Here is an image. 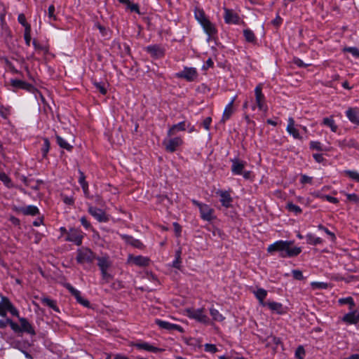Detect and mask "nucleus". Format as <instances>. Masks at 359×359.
Instances as JSON below:
<instances>
[{
    "instance_id": "b1692460",
    "label": "nucleus",
    "mask_w": 359,
    "mask_h": 359,
    "mask_svg": "<svg viewBox=\"0 0 359 359\" xmlns=\"http://www.w3.org/2000/svg\"><path fill=\"white\" fill-rule=\"evenodd\" d=\"M18 211L24 215L35 216L39 213V208L35 205H27L25 207H20L18 209Z\"/></svg>"
},
{
    "instance_id": "f704fd0d",
    "label": "nucleus",
    "mask_w": 359,
    "mask_h": 359,
    "mask_svg": "<svg viewBox=\"0 0 359 359\" xmlns=\"http://www.w3.org/2000/svg\"><path fill=\"white\" fill-rule=\"evenodd\" d=\"M56 142L57 144L62 149H67V151H70L72 149V146L69 144L65 139L62 137L56 135L55 136Z\"/></svg>"
},
{
    "instance_id": "5701e85b",
    "label": "nucleus",
    "mask_w": 359,
    "mask_h": 359,
    "mask_svg": "<svg viewBox=\"0 0 359 359\" xmlns=\"http://www.w3.org/2000/svg\"><path fill=\"white\" fill-rule=\"evenodd\" d=\"M147 51L155 58H160L164 55V50L157 45L149 46L146 48Z\"/></svg>"
},
{
    "instance_id": "aec40b11",
    "label": "nucleus",
    "mask_w": 359,
    "mask_h": 359,
    "mask_svg": "<svg viewBox=\"0 0 359 359\" xmlns=\"http://www.w3.org/2000/svg\"><path fill=\"white\" fill-rule=\"evenodd\" d=\"M348 119L353 123L359 125V109L357 107H350L346 112Z\"/></svg>"
},
{
    "instance_id": "58836bf2",
    "label": "nucleus",
    "mask_w": 359,
    "mask_h": 359,
    "mask_svg": "<svg viewBox=\"0 0 359 359\" xmlns=\"http://www.w3.org/2000/svg\"><path fill=\"white\" fill-rule=\"evenodd\" d=\"M0 180L8 188H11L13 187V183L11 178L4 172H0Z\"/></svg>"
},
{
    "instance_id": "a18cd8bd",
    "label": "nucleus",
    "mask_w": 359,
    "mask_h": 359,
    "mask_svg": "<svg viewBox=\"0 0 359 359\" xmlns=\"http://www.w3.org/2000/svg\"><path fill=\"white\" fill-rule=\"evenodd\" d=\"M318 229L324 231L330 238L332 241H334L336 239V236L334 233L331 232L327 228L325 227L322 224H319L318 226Z\"/></svg>"
},
{
    "instance_id": "a19ab883",
    "label": "nucleus",
    "mask_w": 359,
    "mask_h": 359,
    "mask_svg": "<svg viewBox=\"0 0 359 359\" xmlns=\"http://www.w3.org/2000/svg\"><path fill=\"white\" fill-rule=\"evenodd\" d=\"M243 35L245 36V40L248 42H254L256 40V37L253 32L250 29H246L243 30Z\"/></svg>"
},
{
    "instance_id": "473e14b6",
    "label": "nucleus",
    "mask_w": 359,
    "mask_h": 359,
    "mask_svg": "<svg viewBox=\"0 0 359 359\" xmlns=\"http://www.w3.org/2000/svg\"><path fill=\"white\" fill-rule=\"evenodd\" d=\"M233 106L231 105V104H227L223 111L222 121L224 123L227 120H229L231 115L233 114Z\"/></svg>"
},
{
    "instance_id": "79ce46f5",
    "label": "nucleus",
    "mask_w": 359,
    "mask_h": 359,
    "mask_svg": "<svg viewBox=\"0 0 359 359\" xmlns=\"http://www.w3.org/2000/svg\"><path fill=\"white\" fill-rule=\"evenodd\" d=\"M287 209L290 212H294L295 215L301 214L302 212V210L299 206L294 205L292 203H287Z\"/></svg>"
},
{
    "instance_id": "ddd939ff",
    "label": "nucleus",
    "mask_w": 359,
    "mask_h": 359,
    "mask_svg": "<svg viewBox=\"0 0 359 359\" xmlns=\"http://www.w3.org/2000/svg\"><path fill=\"white\" fill-rule=\"evenodd\" d=\"M231 172L235 175H241L247 165V162L239 159L238 158H234L231 159Z\"/></svg>"
},
{
    "instance_id": "f03ea898",
    "label": "nucleus",
    "mask_w": 359,
    "mask_h": 359,
    "mask_svg": "<svg viewBox=\"0 0 359 359\" xmlns=\"http://www.w3.org/2000/svg\"><path fill=\"white\" fill-rule=\"evenodd\" d=\"M184 315L190 319L195 320L196 321L205 324H210V320L205 313L204 308L194 309L187 308L184 310Z\"/></svg>"
},
{
    "instance_id": "774afa93",
    "label": "nucleus",
    "mask_w": 359,
    "mask_h": 359,
    "mask_svg": "<svg viewBox=\"0 0 359 359\" xmlns=\"http://www.w3.org/2000/svg\"><path fill=\"white\" fill-rule=\"evenodd\" d=\"M80 222L85 229H88L90 227V223L87 220L86 217H82L80 219Z\"/></svg>"
},
{
    "instance_id": "9b49d317",
    "label": "nucleus",
    "mask_w": 359,
    "mask_h": 359,
    "mask_svg": "<svg viewBox=\"0 0 359 359\" xmlns=\"http://www.w3.org/2000/svg\"><path fill=\"white\" fill-rule=\"evenodd\" d=\"M287 133L294 139L302 140L303 137L301 135L299 129L295 123L294 119L290 116L287 118V125L286 127Z\"/></svg>"
},
{
    "instance_id": "72a5a7b5",
    "label": "nucleus",
    "mask_w": 359,
    "mask_h": 359,
    "mask_svg": "<svg viewBox=\"0 0 359 359\" xmlns=\"http://www.w3.org/2000/svg\"><path fill=\"white\" fill-rule=\"evenodd\" d=\"M210 314L212 316V320L215 321L222 322L225 319L223 315L215 308L210 309Z\"/></svg>"
},
{
    "instance_id": "c756f323",
    "label": "nucleus",
    "mask_w": 359,
    "mask_h": 359,
    "mask_svg": "<svg viewBox=\"0 0 359 359\" xmlns=\"http://www.w3.org/2000/svg\"><path fill=\"white\" fill-rule=\"evenodd\" d=\"M322 124L325 126L329 127L330 128L331 131L333 133H336L338 129V126L335 123V121L332 116L324 118L323 119Z\"/></svg>"
},
{
    "instance_id": "e2e57ef3",
    "label": "nucleus",
    "mask_w": 359,
    "mask_h": 359,
    "mask_svg": "<svg viewBox=\"0 0 359 359\" xmlns=\"http://www.w3.org/2000/svg\"><path fill=\"white\" fill-rule=\"evenodd\" d=\"M323 199L326 200V201H329L330 203H332L334 204H337L339 203V200L337 198L332 197L329 195H323Z\"/></svg>"
},
{
    "instance_id": "37998d69",
    "label": "nucleus",
    "mask_w": 359,
    "mask_h": 359,
    "mask_svg": "<svg viewBox=\"0 0 359 359\" xmlns=\"http://www.w3.org/2000/svg\"><path fill=\"white\" fill-rule=\"evenodd\" d=\"M65 286L71 292V294L76 298V299H78L81 296L80 291L76 290V288H74L69 283H66L65 285Z\"/></svg>"
},
{
    "instance_id": "dca6fc26",
    "label": "nucleus",
    "mask_w": 359,
    "mask_h": 359,
    "mask_svg": "<svg viewBox=\"0 0 359 359\" xmlns=\"http://www.w3.org/2000/svg\"><path fill=\"white\" fill-rule=\"evenodd\" d=\"M156 324L161 329L167 330H177L180 332H183V328L177 324L170 323L168 321L162 320L161 319H156L155 320Z\"/></svg>"
},
{
    "instance_id": "7ed1b4c3",
    "label": "nucleus",
    "mask_w": 359,
    "mask_h": 359,
    "mask_svg": "<svg viewBox=\"0 0 359 359\" xmlns=\"http://www.w3.org/2000/svg\"><path fill=\"white\" fill-rule=\"evenodd\" d=\"M192 203L198 208L202 219L207 222H212L216 218L214 209L209 205L200 203L194 199L192 200Z\"/></svg>"
},
{
    "instance_id": "2f4dec72",
    "label": "nucleus",
    "mask_w": 359,
    "mask_h": 359,
    "mask_svg": "<svg viewBox=\"0 0 359 359\" xmlns=\"http://www.w3.org/2000/svg\"><path fill=\"white\" fill-rule=\"evenodd\" d=\"M306 239L308 244L310 245H319L323 243V239L320 237L315 236L313 233H309L306 235Z\"/></svg>"
},
{
    "instance_id": "412c9836",
    "label": "nucleus",
    "mask_w": 359,
    "mask_h": 359,
    "mask_svg": "<svg viewBox=\"0 0 359 359\" xmlns=\"http://www.w3.org/2000/svg\"><path fill=\"white\" fill-rule=\"evenodd\" d=\"M120 237L127 244H129L134 248H136L138 249H142L144 248L143 243L140 240L136 239L131 236H128L126 234H120Z\"/></svg>"
},
{
    "instance_id": "864d4df0",
    "label": "nucleus",
    "mask_w": 359,
    "mask_h": 359,
    "mask_svg": "<svg viewBox=\"0 0 359 359\" xmlns=\"http://www.w3.org/2000/svg\"><path fill=\"white\" fill-rule=\"evenodd\" d=\"M347 199L355 203H359V197L355 194H346Z\"/></svg>"
},
{
    "instance_id": "a211bd4d",
    "label": "nucleus",
    "mask_w": 359,
    "mask_h": 359,
    "mask_svg": "<svg viewBox=\"0 0 359 359\" xmlns=\"http://www.w3.org/2000/svg\"><path fill=\"white\" fill-rule=\"evenodd\" d=\"M149 259L147 257L129 255L128 262L138 266H146L149 264Z\"/></svg>"
},
{
    "instance_id": "39448f33",
    "label": "nucleus",
    "mask_w": 359,
    "mask_h": 359,
    "mask_svg": "<svg viewBox=\"0 0 359 359\" xmlns=\"http://www.w3.org/2000/svg\"><path fill=\"white\" fill-rule=\"evenodd\" d=\"M255 103L256 104L259 110L266 112L268 110V106L266 102V97L262 92V85L258 84L255 90Z\"/></svg>"
},
{
    "instance_id": "bb28decb",
    "label": "nucleus",
    "mask_w": 359,
    "mask_h": 359,
    "mask_svg": "<svg viewBox=\"0 0 359 359\" xmlns=\"http://www.w3.org/2000/svg\"><path fill=\"white\" fill-rule=\"evenodd\" d=\"M342 320L348 324H356L359 321V313L352 311L344 316Z\"/></svg>"
},
{
    "instance_id": "09e8293b",
    "label": "nucleus",
    "mask_w": 359,
    "mask_h": 359,
    "mask_svg": "<svg viewBox=\"0 0 359 359\" xmlns=\"http://www.w3.org/2000/svg\"><path fill=\"white\" fill-rule=\"evenodd\" d=\"M345 52L350 53L355 57H359V49L355 47H347L344 49Z\"/></svg>"
},
{
    "instance_id": "7c9ffc66",
    "label": "nucleus",
    "mask_w": 359,
    "mask_h": 359,
    "mask_svg": "<svg viewBox=\"0 0 359 359\" xmlns=\"http://www.w3.org/2000/svg\"><path fill=\"white\" fill-rule=\"evenodd\" d=\"M79 182L82 187V189H83L85 196L87 198H89L90 193H89V190H88V184L85 180L84 174L81 171H80V177L79 179Z\"/></svg>"
},
{
    "instance_id": "052dcab7",
    "label": "nucleus",
    "mask_w": 359,
    "mask_h": 359,
    "mask_svg": "<svg viewBox=\"0 0 359 359\" xmlns=\"http://www.w3.org/2000/svg\"><path fill=\"white\" fill-rule=\"evenodd\" d=\"M9 114L10 111L8 108L4 107L3 106L0 107V115L1 117H3L4 118H7Z\"/></svg>"
},
{
    "instance_id": "20e7f679",
    "label": "nucleus",
    "mask_w": 359,
    "mask_h": 359,
    "mask_svg": "<svg viewBox=\"0 0 359 359\" xmlns=\"http://www.w3.org/2000/svg\"><path fill=\"white\" fill-rule=\"evenodd\" d=\"M0 316L5 317L7 312L14 316L19 317L18 310L13 305L11 301L4 296H0Z\"/></svg>"
},
{
    "instance_id": "4be33fe9",
    "label": "nucleus",
    "mask_w": 359,
    "mask_h": 359,
    "mask_svg": "<svg viewBox=\"0 0 359 359\" xmlns=\"http://www.w3.org/2000/svg\"><path fill=\"white\" fill-rule=\"evenodd\" d=\"M133 346L137 348L139 350H144L151 353H156L158 351V348L156 346L150 344L148 342L138 341L133 344Z\"/></svg>"
},
{
    "instance_id": "6e6552de",
    "label": "nucleus",
    "mask_w": 359,
    "mask_h": 359,
    "mask_svg": "<svg viewBox=\"0 0 359 359\" xmlns=\"http://www.w3.org/2000/svg\"><path fill=\"white\" fill-rule=\"evenodd\" d=\"M198 76V72L195 67H184V69L175 74V77L178 79H183L189 82H192L196 80Z\"/></svg>"
},
{
    "instance_id": "4c0bfd02",
    "label": "nucleus",
    "mask_w": 359,
    "mask_h": 359,
    "mask_svg": "<svg viewBox=\"0 0 359 359\" xmlns=\"http://www.w3.org/2000/svg\"><path fill=\"white\" fill-rule=\"evenodd\" d=\"M338 145L341 149L350 148L351 147H355V142L350 139H344L342 141H339Z\"/></svg>"
},
{
    "instance_id": "c85d7f7f",
    "label": "nucleus",
    "mask_w": 359,
    "mask_h": 359,
    "mask_svg": "<svg viewBox=\"0 0 359 359\" xmlns=\"http://www.w3.org/2000/svg\"><path fill=\"white\" fill-rule=\"evenodd\" d=\"M255 296L259 300V304L262 306H266L264 299L267 296V291L263 288H259L254 292Z\"/></svg>"
},
{
    "instance_id": "cd10ccee",
    "label": "nucleus",
    "mask_w": 359,
    "mask_h": 359,
    "mask_svg": "<svg viewBox=\"0 0 359 359\" xmlns=\"http://www.w3.org/2000/svg\"><path fill=\"white\" fill-rule=\"evenodd\" d=\"M97 265L100 269V271L108 270V269L111 266V262L109 260L108 256H102L97 258Z\"/></svg>"
},
{
    "instance_id": "423d86ee",
    "label": "nucleus",
    "mask_w": 359,
    "mask_h": 359,
    "mask_svg": "<svg viewBox=\"0 0 359 359\" xmlns=\"http://www.w3.org/2000/svg\"><path fill=\"white\" fill-rule=\"evenodd\" d=\"M168 137L163 140V145L165 147V150L170 153L175 152L178 147L184 144L183 139L180 136H171Z\"/></svg>"
},
{
    "instance_id": "bf43d9fd",
    "label": "nucleus",
    "mask_w": 359,
    "mask_h": 359,
    "mask_svg": "<svg viewBox=\"0 0 359 359\" xmlns=\"http://www.w3.org/2000/svg\"><path fill=\"white\" fill-rule=\"evenodd\" d=\"M180 250L177 251L176 257L175 260L172 262V266L177 269H179L180 266Z\"/></svg>"
},
{
    "instance_id": "3c124183",
    "label": "nucleus",
    "mask_w": 359,
    "mask_h": 359,
    "mask_svg": "<svg viewBox=\"0 0 359 359\" xmlns=\"http://www.w3.org/2000/svg\"><path fill=\"white\" fill-rule=\"evenodd\" d=\"M204 350L206 352L212 353H216L217 351L216 346L212 344H205L204 346Z\"/></svg>"
},
{
    "instance_id": "13d9d810",
    "label": "nucleus",
    "mask_w": 359,
    "mask_h": 359,
    "mask_svg": "<svg viewBox=\"0 0 359 359\" xmlns=\"http://www.w3.org/2000/svg\"><path fill=\"white\" fill-rule=\"evenodd\" d=\"M339 302L341 304H348L351 305V306H354V302H353V298H352V297H351L340 299L339 300Z\"/></svg>"
},
{
    "instance_id": "1a4fd4ad",
    "label": "nucleus",
    "mask_w": 359,
    "mask_h": 359,
    "mask_svg": "<svg viewBox=\"0 0 359 359\" xmlns=\"http://www.w3.org/2000/svg\"><path fill=\"white\" fill-rule=\"evenodd\" d=\"M83 238V233L78 229H70L67 232L66 241L74 243L76 245H81Z\"/></svg>"
},
{
    "instance_id": "0eeeda50",
    "label": "nucleus",
    "mask_w": 359,
    "mask_h": 359,
    "mask_svg": "<svg viewBox=\"0 0 359 359\" xmlns=\"http://www.w3.org/2000/svg\"><path fill=\"white\" fill-rule=\"evenodd\" d=\"M76 254V261L81 264L85 263H91L95 258L94 253L87 248H81L78 249Z\"/></svg>"
},
{
    "instance_id": "8fccbe9b",
    "label": "nucleus",
    "mask_w": 359,
    "mask_h": 359,
    "mask_svg": "<svg viewBox=\"0 0 359 359\" xmlns=\"http://www.w3.org/2000/svg\"><path fill=\"white\" fill-rule=\"evenodd\" d=\"M24 39H25V43L27 46H30V43H31V29H29V28L27 29V30H25V32H24Z\"/></svg>"
},
{
    "instance_id": "603ef678",
    "label": "nucleus",
    "mask_w": 359,
    "mask_h": 359,
    "mask_svg": "<svg viewBox=\"0 0 359 359\" xmlns=\"http://www.w3.org/2000/svg\"><path fill=\"white\" fill-rule=\"evenodd\" d=\"M310 148L311 149L317 150V151H322V145L321 143L318 141H311L310 142Z\"/></svg>"
},
{
    "instance_id": "6ab92c4d",
    "label": "nucleus",
    "mask_w": 359,
    "mask_h": 359,
    "mask_svg": "<svg viewBox=\"0 0 359 359\" xmlns=\"http://www.w3.org/2000/svg\"><path fill=\"white\" fill-rule=\"evenodd\" d=\"M204 32L206 33V34L208 36V40L210 39V38L213 37L215 35L217 34V30L214 24H212L208 19L203 22L200 24Z\"/></svg>"
},
{
    "instance_id": "f257e3e1",
    "label": "nucleus",
    "mask_w": 359,
    "mask_h": 359,
    "mask_svg": "<svg viewBox=\"0 0 359 359\" xmlns=\"http://www.w3.org/2000/svg\"><path fill=\"white\" fill-rule=\"evenodd\" d=\"M269 253L278 252L281 257H292L299 255L302 252V248L297 246H293V242L289 241H278L269 245L267 248Z\"/></svg>"
},
{
    "instance_id": "6e6d98bb",
    "label": "nucleus",
    "mask_w": 359,
    "mask_h": 359,
    "mask_svg": "<svg viewBox=\"0 0 359 359\" xmlns=\"http://www.w3.org/2000/svg\"><path fill=\"white\" fill-rule=\"evenodd\" d=\"M95 86L97 90L102 95H105L107 93V88L104 84L102 83H95Z\"/></svg>"
},
{
    "instance_id": "338daca9",
    "label": "nucleus",
    "mask_w": 359,
    "mask_h": 359,
    "mask_svg": "<svg viewBox=\"0 0 359 359\" xmlns=\"http://www.w3.org/2000/svg\"><path fill=\"white\" fill-rule=\"evenodd\" d=\"M300 182L303 184H305V183L311 184L312 183V177L307 176L306 175H302L301 177Z\"/></svg>"
},
{
    "instance_id": "c03bdc74",
    "label": "nucleus",
    "mask_w": 359,
    "mask_h": 359,
    "mask_svg": "<svg viewBox=\"0 0 359 359\" xmlns=\"http://www.w3.org/2000/svg\"><path fill=\"white\" fill-rule=\"evenodd\" d=\"M18 20L20 24H21L24 27L25 30H27V28L31 29V26L27 22L25 15L23 13H20L18 16Z\"/></svg>"
},
{
    "instance_id": "de8ad7c7",
    "label": "nucleus",
    "mask_w": 359,
    "mask_h": 359,
    "mask_svg": "<svg viewBox=\"0 0 359 359\" xmlns=\"http://www.w3.org/2000/svg\"><path fill=\"white\" fill-rule=\"evenodd\" d=\"M55 6L53 5H50L48 7V16L50 21H55L56 20V16L55 15Z\"/></svg>"
},
{
    "instance_id": "9d476101",
    "label": "nucleus",
    "mask_w": 359,
    "mask_h": 359,
    "mask_svg": "<svg viewBox=\"0 0 359 359\" xmlns=\"http://www.w3.org/2000/svg\"><path fill=\"white\" fill-rule=\"evenodd\" d=\"M88 212L99 222H107L109 221V216L106 212L100 208L88 205Z\"/></svg>"
},
{
    "instance_id": "4d7b16f0",
    "label": "nucleus",
    "mask_w": 359,
    "mask_h": 359,
    "mask_svg": "<svg viewBox=\"0 0 359 359\" xmlns=\"http://www.w3.org/2000/svg\"><path fill=\"white\" fill-rule=\"evenodd\" d=\"M50 149V142L47 138L43 140V146L42 148V152L43 156H46Z\"/></svg>"
},
{
    "instance_id": "0e129e2a",
    "label": "nucleus",
    "mask_w": 359,
    "mask_h": 359,
    "mask_svg": "<svg viewBox=\"0 0 359 359\" xmlns=\"http://www.w3.org/2000/svg\"><path fill=\"white\" fill-rule=\"evenodd\" d=\"M212 123L211 117H207L203 121V126L206 130H210V124Z\"/></svg>"
},
{
    "instance_id": "e433bc0d",
    "label": "nucleus",
    "mask_w": 359,
    "mask_h": 359,
    "mask_svg": "<svg viewBox=\"0 0 359 359\" xmlns=\"http://www.w3.org/2000/svg\"><path fill=\"white\" fill-rule=\"evenodd\" d=\"M194 16L199 24L208 20L203 9L196 8L194 11Z\"/></svg>"
},
{
    "instance_id": "49530a36",
    "label": "nucleus",
    "mask_w": 359,
    "mask_h": 359,
    "mask_svg": "<svg viewBox=\"0 0 359 359\" xmlns=\"http://www.w3.org/2000/svg\"><path fill=\"white\" fill-rule=\"evenodd\" d=\"M344 173L351 179L359 182V172L355 170H345Z\"/></svg>"
},
{
    "instance_id": "ea45409f",
    "label": "nucleus",
    "mask_w": 359,
    "mask_h": 359,
    "mask_svg": "<svg viewBox=\"0 0 359 359\" xmlns=\"http://www.w3.org/2000/svg\"><path fill=\"white\" fill-rule=\"evenodd\" d=\"M32 45L35 49V51L38 53L41 51L43 52L44 53H47L48 52V46L39 43L36 40L32 41Z\"/></svg>"
},
{
    "instance_id": "680f3d73",
    "label": "nucleus",
    "mask_w": 359,
    "mask_h": 359,
    "mask_svg": "<svg viewBox=\"0 0 359 359\" xmlns=\"http://www.w3.org/2000/svg\"><path fill=\"white\" fill-rule=\"evenodd\" d=\"M127 8L132 12H135L137 13H140L139 6L137 4H133L130 2L129 5H128Z\"/></svg>"
},
{
    "instance_id": "c9c22d12",
    "label": "nucleus",
    "mask_w": 359,
    "mask_h": 359,
    "mask_svg": "<svg viewBox=\"0 0 359 359\" xmlns=\"http://www.w3.org/2000/svg\"><path fill=\"white\" fill-rule=\"evenodd\" d=\"M41 302H42V304L49 306L50 308L53 309L54 311H55L57 312L60 311L59 308L56 305V302L54 300L50 299L48 297H42L41 299Z\"/></svg>"
},
{
    "instance_id": "5fc2aeb1",
    "label": "nucleus",
    "mask_w": 359,
    "mask_h": 359,
    "mask_svg": "<svg viewBox=\"0 0 359 359\" xmlns=\"http://www.w3.org/2000/svg\"><path fill=\"white\" fill-rule=\"evenodd\" d=\"M292 274L293 276V278L296 280H300L304 279L303 273L300 270L294 269L292 271Z\"/></svg>"
},
{
    "instance_id": "f3484780",
    "label": "nucleus",
    "mask_w": 359,
    "mask_h": 359,
    "mask_svg": "<svg viewBox=\"0 0 359 359\" xmlns=\"http://www.w3.org/2000/svg\"><path fill=\"white\" fill-rule=\"evenodd\" d=\"M216 194L220 197V202L224 207L228 208L231 206L233 199L229 191L218 190Z\"/></svg>"
},
{
    "instance_id": "f8f14e48",
    "label": "nucleus",
    "mask_w": 359,
    "mask_h": 359,
    "mask_svg": "<svg viewBox=\"0 0 359 359\" xmlns=\"http://www.w3.org/2000/svg\"><path fill=\"white\" fill-rule=\"evenodd\" d=\"M224 19L226 24L240 25L243 22L238 13L226 8H224Z\"/></svg>"
},
{
    "instance_id": "4468645a",
    "label": "nucleus",
    "mask_w": 359,
    "mask_h": 359,
    "mask_svg": "<svg viewBox=\"0 0 359 359\" xmlns=\"http://www.w3.org/2000/svg\"><path fill=\"white\" fill-rule=\"evenodd\" d=\"M11 83L12 86L14 88L24 89L32 93L36 92L40 95L41 99H43V96L41 95L40 93L37 91V90L34 87V86L29 83H27L19 79H12L11 81Z\"/></svg>"
},
{
    "instance_id": "a878e982",
    "label": "nucleus",
    "mask_w": 359,
    "mask_h": 359,
    "mask_svg": "<svg viewBox=\"0 0 359 359\" xmlns=\"http://www.w3.org/2000/svg\"><path fill=\"white\" fill-rule=\"evenodd\" d=\"M19 321L20 323V332H25L32 335L35 334V331L33 327L26 318H19Z\"/></svg>"
},
{
    "instance_id": "393cba45",
    "label": "nucleus",
    "mask_w": 359,
    "mask_h": 359,
    "mask_svg": "<svg viewBox=\"0 0 359 359\" xmlns=\"http://www.w3.org/2000/svg\"><path fill=\"white\" fill-rule=\"evenodd\" d=\"M266 306L277 314H283L285 312L283 304L279 302L269 301L266 303Z\"/></svg>"
},
{
    "instance_id": "69168bd1",
    "label": "nucleus",
    "mask_w": 359,
    "mask_h": 359,
    "mask_svg": "<svg viewBox=\"0 0 359 359\" xmlns=\"http://www.w3.org/2000/svg\"><path fill=\"white\" fill-rule=\"evenodd\" d=\"M8 325L13 331L20 332V327L17 323L13 322L11 320H8Z\"/></svg>"
},
{
    "instance_id": "2eb2a0df",
    "label": "nucleus",
    "mask_w": 359,
    "mask_h": 359,
    "mask_svg": "<svg viewBox=\"0 0 359 359\" xmlns=\"http://www.w3.org/2000/svg\"><path fill=\"white\" fill-rule=\"evenodd\" d=\"M189 126L190 123H187L185 121L179 122L169 128L167 131V135L168 137L174 136L180 131H184L187 129V127Z\"/></svg>"
}]
</instances>
